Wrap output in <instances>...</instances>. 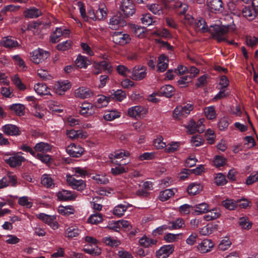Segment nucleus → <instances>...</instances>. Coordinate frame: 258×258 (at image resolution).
<instances>
[{
  "instance_id": "obj_1",
  "label": "nucleus",
  "mask_w": 258,
  "mask_h": 258,
  "mask_svg": "<svg viewBox=\"0 0 258 258\" xmlns=\"http://www.w3.org/2000/svg\"><path fill=\"white\" fill-rule=\"evenodd\" d=\"M235 28V26L234 24L227 25L215 24L211 25L209 31L212 35L213 37L220 42L226 40L228 34L230 32L233 31Z\"/></svg>"
},
{
  "instance_id": "obj_2",
  "label": "nucleus",
  "mask_w": 258,
  "mask_h": 258,
  "mask_svg": "<svg viewBox=\"0 0 258 258\" xmlns=\"http://www.w3.org/2000/svg\"><path fill=\"white\" fill-rule=\"evenodd\" d=\"M193 109L194 107L191 104L187 103L178 105L173 110V117L176 119L185 118L190 114Z\"/></svg>"
},
{
  "instance_id": "obj_3",
  "label": "nucleus",
  "mask_w": 258,
  "mask_h": 258,
  "mask_svg": "<svg viewBox=\"0 0 258 258\" xmlns=\"http://www.w3.org/2000/svg\"><path fill=\"white\" fill-rule=\"evenodd\" d=\"M119 9L126 17L132 16L136 12L135 6L132 0H121Z\"/></svg>"
},
{
  "instance_id": "obj_4",
  "label": "nucleus",
  "mask_w": 258,
  "mask_h": 258,
  "mask_svg": "<svg viewBox=\"0 0 258 258\" xmlns=\"http://www.w3.org/2000/svg\"><path fill=\"white\" fill-rule=\"evenodd\" d=\"M49 55V52L40 48L34 50L30 53L31 59L36 64L42 62Z\"/></svg>"
},
{
  "instance_id": "obj_5",
  "label": "nucleus",
  "mask_w": 258,
  "mask_h": 258,
  "mask_svg": "<svg viewBox=\"0 0 258 258\" xmlns=\"http://www.w3.org/2000/svg\"><path fill=\"white\" fill-rule=\"evenodd\" d=\"M112 41L116 44L124 45L131 40V36L127 33L122 32H115L112 36Z\"/></svg>"
},
{
  "instance_id": "obj_6",
  "label": "nucleus",
  "mask_w": 258,
  "mask_h": 258,
  "mask_svg": "<svg viewBox=\"0 0 258 258\" xmlns=\"http://www.w3.org/2000/svg\"><path fill=\"white\" fill-rule=\"evenodd\" d=\"M130 153L124 150H119L111 153L109 155V159L110 162L114 164H118L122 163L121 161L124 158L128 157Z\"/></svg>"
},
{
  "instance_id": "obj_7",
  "label": "nucleus",
  "mask_w": 258,
  "mask_h": 258,
  "mask_svg": "<svg viewBox=\"0 0 258 258\" xmlns=\"http://www.w3.org/2000/svg\"><path fill=\"white\" fill-rule=\"evenodd\" d=\"M147 109L142 106H135L129 108L127 110V115L131 117L141 118L147 113Z\"/></svg>"
},
{
  "instance_id": "obj_8",
  "label": "nucleus",
  "mask_w": 258,
  "mask_h": 258,
  "mask_svg": "<svg viewBox=\"0 0 258 258\" xmlns=\"http://www.w3.org/2000/svg\"><path fill=\"white\" fill-rule=\"evenodd\" d=\"M206 5L209 10L215 13H220L224 10L222 0H207Z\"/></svg>"
},
{
  "instance_id": "obj_9",
  "label": "nucleus",
  "mask_w": 258,
  "mask_h": 258,
  "mask_svg": "<svg viewBox=\"0 0 258 258\" xmlns=\"http://www.w3.org/2000/svg\"><path fill=\"white\" fill-rule=\"evenodd\" d=\"M66 177L67 183L73 189L82 191L85 188L86 184L83 180L76 179L73 175H67Z\"/></svg>"
},
{
  "instance_id": "obj_10",
  "label": "nucleus",
  "mask_w": 258,
  "mask_h": 258,
  "mask_svg": "<svg viewBox=\"0 0 258 258\" xmlns=\"http://www.w3.org/2000/svg\"><path fill=\"white\" fill-rule=\"evenodd\" d=\"M147 75V68L144 66H136L133 69L130 77L134 80L140 81L144 79Z\"/></svg>"
},
{
  "instance_id": "obj_11",
  "label": "nucleus",
  "mask_w": 258,
  "mask_h": 258,
  "mask_svg": "<svg viewBox=\"0 0 258 258\" xmlns=\"http://www.w3.org/2000/svg\"><path fill=\"white\" fill-rule=\"evenodd\" d=\"M70 34V31L68 29L61 28H56L55 31L50 36V41L53 43H55L59 41V38L61 36L67 38Z\"/></svg>"
},
{
  "instance_id": "obj_12",
  "label": "nucleus",
  "mask_w": 258,
  "mask_h": 258,
  "mask_svg": "<svg viewBox=\"0 0 258 258\" xmlns=\"http://www.w3.org/2000/svg\"><path fill=\"white\" fill-rule=\"evenodd\" d=\"M36 216L38 219L49 225L53 229L58 228V224L55 220L56 217L55 216L48 215L44 213L39 214Z\"/></svg>"
},
{
  "instance_id": "obj_13",
  "label": "nucleus",
  "mask_w": 258,
  "mask_h": 258,
  "mask_svg": "<svg viewBox=\"0 0 258 258\" xmlns=\"http://www.w3.org/2000/svg\"><path fill=\"white\" fill-rule=\"evenodd\" d=\"M5 161L10 167H16L20 166L25 161V158L22 156L14 153L8 158L5 157Z\"/></svg>"
},
{
  "instance_id": "obj_14",
  "label": "nucleus",
  "mask_w": 258,
  "mask_h": 258,
  "mask_svg": "<svg viewBox=\"0 0 258 258\" xmlns=\"http://www.w3.org/2000/svg\"><path fill=\"white\" fill-rule=\"evenodd\" d=\"M66 151L73 157H79L82 155L84 150L80 145L73 143L67 147Z\"/></svg>"
},
{
  "instance_id": "obj_15",
  "label": "nucleus",
  "mask_w": 258,
  "mask_h": 258,
  "mask_svg": "<svg viewBox=\"0 0 258 258\" xmlns=\"http://www.w3.org/2000/svg\"><path fill=\"white\" fill-rule=\"evenodd\" d=\"M71 87L70 83L68 80L58 81L54 85L53 89L55 93L59 95L64 94Z\"/></svg>"
},
{
  "instance_id": "obj_16",
  "label": "nucleus",
  "mask_w": 258,
  "mask_h": 258,
  "mask_svg": "<svg viewBox=\"0 0 258 258\" xmlns=\"http://www.w3.org/2000/svg\"><path fill=\"white\" fill-rule=\"evenodd\" d=\"M214 247V243L210 239L203 240L197 245V249L201 253H205L212 250Z\"/></svg>"
},
{
  "instance_id": "obj_17",
  "label": "nucleus",
  "mask_w": 258,
  "mask_h": 258,
  "mask_svg": "<svg viewBox=\"0 0 258 258\" xmlns=\"http://www.w3.org/2000/svg\"><path fill=\"white\" fill-rule=\"evenodd\" d=\"M187 132L190 134H192L196 132L199 133H203L205 130L204 125L203 124L201 120L197 124L195 122L191 120L189 124L186 126Z\"/></svg>"
},
{
  "instance_id": "obj_18",
  "label": "nucleus",
  "mask_w": 258,
  "mask_h": 258,
  "mask_svg": "<svg viewBox=\"0 0 258 258\" xmlns=\"http://www.w3.org/2000/svg\"><path fill=\"white\" fill-rule=\"evenodd\" d=\"M174 251V246L172 245H165L162 246L156 251V255L157 258H167Z\"/></svg>"
},
{
  "instance_id": "obj_19",
  "label": "nucleus",
  "mask_w": 258,
  "mask_h": 258,
  "mask_svg": "<svg viewBox=\"0 0 258 258\" xmlns=\"http://www.w3.org/2000/svg\"><path fill=\"white\" fill-rule=\"evenodd\" d=\"M17 183V177L13 175L4 176L0 179V189L4 188L9 185L16 186Z\"/></svg>"
},
{
  "instance_id": "obj_20",
  "label": "nucleus",
  "mask_w": 258,
  "mask_h": 258,
  "mask_svg": "<svg viewBox=\"0 0 258 258\" xmlns=\"http://www.w3.org/2000/svg\"><path fill=\"white\" fill-rule=\"evenodd\" d=\"M2 131L8 136H18L21 134V131L19 127L12 124L3 125L2 127Z\"/></svg>"
},
{
  "instance_id": "obj_21",
  "label": "nucleus",
  "mask_w": 258,
  "mask_h": 258,
  "mask_svg": "<svg viewBox=\"0 0 258 258\" xmlns=\"http://www.w3.org/2000/svg\"><path fill=\"white\" fill-rule=\"evenodd\" d=\"M80 112L82 115L87 116L92 115L95 112L96 107L92 104L88 102H84L82 104Z\"/></svg>"
},
{
  "instance_id": "obj_22",
  "label": "nucleus",
  "mask_w": 258,
  "mask_h": 258,
  "mask_svg": "<svg viewBox=\"0 0 258 258\" xmlns=\"http://www.w3.org/2000/svg\"><path fill=\"white\" fill-rule=\"evenodd\" d=\"M67 136L73 140L84 139L87 137V133L83 131L68 130L66 132Z\"/></svg>"
},
{
  "instance_id": "obj_23",
  "label": "nucleus",
  "mask_w": 258,
  "mask_h": 258,
  "mask_svg": "<svg viewBox=\"0 0 258 258\" xmlns=\"http://www.w3.org/2000/svg\"><path fill=\"white\" fill-rule=\"evenodd\" d=\"M126 24V22L120 16H114L109 21V27L111 29L116 30L120 27H122Z\"/></svg>"
},
{
  "instance_id": "obj_24",
  "label": "nucleus",
  "mask_w": 258,
  "mask_h": 258,
  "mask_svg": "<svg viewBox=\"0 0 258 258\" xmlns=\"http://www.w3.org/2000/svg\"><path fill=\"white\" fill-rule=\"evenodd\" d=\"M52 146L47 143L39 142L37 143L34 147L35 153L40 152L42 154L50 152L52 150Z\"/></svg>"
},
{
  "instance_id": "obj_25",
  "label": "nucleus",
  "mask_w": 258,
  "mask_h": 258,
  "mask_svg": "<svg viewBox=\"0 0 258 258\" xmlns=\"http://www.w3.org/2000/svg\"><path fill=\"white\" fill-rule=\"evenodd\" d=\"M42 15L41 11L35 7L26 9L24 12V16L28 19L37 18Z\"/></svg>"
},
{
  "instance_id": "obj_26",
  "label": "nucleus",
  "mask_w": 258,
  "mask_h": 258,
  "mask_svg": "<svg viewBox=\"0 0 258 258\" xmlns=\"http://www.w3.org/2000/svg\"><path fill=\"white\" fill-rule=\"evenodd\" d=\"M194 28L197 31L202 33H205L208 31V26L203 18H199L195 21Z\"/></svg>"
},
{
  "instance_id": "obj_27",
  "label": "nucleus",
  "mask_w": 258,
  "mask_h": 258,
  "mask_svg": "<svg viewBox=\"0 0 258 258\" xmlns=\"http://www.w3.org/2000/svg\"><path fill=\"white\" fill-rule=\"evenodd\" d=\"M1 43L5 47L9 48H17L19 46L17 41L12 39L10 36L3 38L1 40Z\"/></svg>"
},
{
  "instance_id": "obj_28",
  "label": "nucleus",
  "mask_w": 258,
  "mask_h": 258,
  "mask_svg": "<svg viewBox=\"0 0 258 258\" xmlns=\"http://www.w3.org/2000/svg\"><path fill=\"white\" fill-rule=\"evenodd\" d=\"M139 242L141 246L145 248H149L156 245L157 241L156 239L144 236L139 239Z\"/></svg>"
},
{
  "instance_id": "obj_29",
  "label": "nucleus",
  "mask_w": 258,
  "mask_h": 258,
  "mask_svg": "<svg viewBox=\"0 0 258 258\" xmlns=\"http://www.w3.org/2000/svg\"><path fill=\"white\" fill-rule=\"evenodd\" d=\"M218 225L209 223L202 227L199 232L202 235H209L216 231Z\"/></svg>"
},
{
  "instance_id": "obj_30",
  "label": "nucleus",
  "mask_w": 258,
  "mask_h": 258,
  "mask_svg": "<svg viewBox=\"0 0 258 258\" xmlns=\"http://www.w3.org/2000/svg\"><path fill=\"white\" fill-rule=\"evenodd\" d=\"M209 210V206L206 203H202L193 206V212L196 215L206 213Z\"/></svg>"
},
{
  "instance_id": "obj_31",
  "label": "nucleus",
  "mask_w": 258,
  "mask_h": 258,
  "mask_svg": "<svg viewBox=\"0 0 258 258\" xmlns=\"http://www.w3.org/2000/svg\"><path fill=\"white\" fill-rule=\"evenodd\" d=\"M92 95L91 91L88 88L80 87L75 90V95L77 98H86Z\"/></svg>"
},
{
  "instance_id": "obj_32",
  "label": "nucleus",
  "mask_w": 258,
  "mask_h": 258,
  "mask_svg": "<svg viewBox=\"0 0 258 258\" xmlns=\"http://www.w3.org/2000/svg\"><path fill=\"white\" fill-rule=\"evenodd\" d=\"M41 183L47 188H52L54 186V179L50 174H43L41 178Z\"/></svg>"
},
{
  "instance_id": "obj_33",
  "label": "nucleus",
  "mask_w": 258,
  "mask_h": 258,
  "mask_svg": "<svg viewBox=\"0 0 258 258\" xmlns=\"http://www.w3.org/2000/svg\"><path fill=\"white\" fill-rule=\"evenodd\" d=\"M57 197L61 201H70L75 199L76 196L71 191L67 190H62L57 192Z\"/></svg>"
},
{
  "instance_id": "obj_34",
  "label": "nucleus",
  "mask_w": 258,
  "mask_h": 258,
  "mask_svg": "<svg viewBox=\"0 0 258 258\" xmlns=\"http://www.w3.org/2000/svg\"><path fill=\"white\" fill-rule=\"evenodd\" d=\"M203 185L199 183H192L187 187V191L191 196L196 195L203 190Z\"/></svg>"
},
{
  "instance_id": "obj_35",
  "label": "nucleus",
  "mask_w": 258,
  "mask_h": 258,
  "mask_svg": "<svg viewBox=\"0 0 258 258\" xmlns=\"http://www.w3.org/2000/svg\"><path fill=\"white\" fill-rule=\"evenodd\" d=\"M76 66L79 68L86 69L90 64V61L88 58L82 55H79L75 60Z\"/></svg>"
},
{
  "instance_id": "obj_36",
  "label": "nucleus",
  "mask_w": 258,
  "mask_h": 258,
  "mask_svg": "<svg viewBox=\"0 0 258 258\" xmlns=\"http://www.w3.org/2000/svg\"><path fill=\"white\" fill-rule=\"evenodd\" d=\"M168 62V59L164 55H160L158 57L157 70L160 72H164L167 68Z\"/></svg>"
},
{
  "instance_id": "obj_37",
  "label": "nucleus",
  "mask_w": 258,
  "mask_h": 258,
  "mask_svg": "<svg viewBox=\"0 0 258 258\" xmlns=\"http://www.w3.org/2000/svg\"><path fill=\"white\" fill-rule=\"evenodd\" d=\"M174 189H166L160 192L159 199L162 202L167 201L173 197L175 194Z\"/></svg>"
},
{
  "instance_id": "obj_38",
  "label": "nucleus",
  "mask_w": 258,
  "mask_h": 258,
  "mask_svg": "<svg viewBox=\"0 0 258 258\" xmlns=\"http://www.w3.org/2000/svg\"><path fill=\"white\" fill-rule=\"evenodd\" d=\"M34 89L35 92L40 95H47L50 94L49 91V88L45 84L37 83L34 85Z\"/></svg>"
},
{
  "instance_id": "obj_39",
  "label": "nucleus",
  "mask_w": 258,
  "mask_h": 258,
  "mask_svg": "<svg viewBox=\"0 0 258 258\" xmlns=\"http://www.w3.org/2000/svg\"><path fill=\"white\" fill-rule=\"evenodd\" d=\"M242 14L243 17L249 21L253 20L256 17V12L254 9L247 7L243 9Z\"/></svg>"
},
{
  "instance_id": "obj_40",
  "label": "nucleus",
  "mask_w": 258,
  "mask_h": 258,
  "mask_svg": "<svg viewBox=\"0 0 258 258\" xmlns=\"http://www.w3.org/2000/svg\"><path fill=\"white\" fill-rule=\"evenodd\" d=\"M9 109L14 111L17 115L21 116L25 114V107L22 104H14L9 106Z\"/></svg>"
},
{
  "instance_id": "obj_41",
  "label": "nucleus",
  "mask_w": 258,
  "mask_h": 258,
  "mask_svg": "<svg viewBox=\"0 0 258 258\" xmlns=\"http://www.w3.org/2000/svg\"><path fill=\"white\" fill-rule=\"evenodd\" d=\"M174 88L169 85H165L162 87L159 91V93L166 97H170L173 95Z\"/></svg>"
},
{
  "instance_id": "obj_42",
  "label": "nucleus",
  "mask_w": 258,
  "mask_h": 258,
  "mask_svg": "<svg viewBox=\"0 0 258 258\" xmlns=\"http://www.w3.org/2000/svg\"><path fill=\"white\" fill-rule=\"evenodd\" d=\"M209 214L206 215L204 217V219L206 221H211L216 219L220 217L221 214L220 210L217 209H214L209 210Z\"/></svg>"
},
{
  "instance_id": "obj_43",
  "label": "nucleus",
  "mask_w": 258,
  "mask_h": 258,
  "mask_svg": "<svg viewBox=\"0 0 258 258\" xmlns=\"http://www.w3.org/2000/svg\"><path fill=\"white\" fill-rule=\"evenodd\" d=\"M204 113L206 118L213 120L216 118L217 114L214 106L206 107L204 109Z\"/></svg>"
},
{
  "instance_id": "obj_44",
  "label": "nucleus",
  "mask_w": 258,
  "mask_h": 258,
  "mask_svg": "<svg viewBox=\"0 0 258 258\" xmlns=\"http://www.w3.org/2000/svg\"><path fill=\"white\" fill-rule=\"evenodd\" d=\"M148 8L155 15H160L163 13V7L161 4H153L148 5Z\"/></svg>"
},
{
  "instance_id": "obj_45",
  "label": "nucleus",
  "mask_w": 258,
  "mask_h": 258,
  "mask_svg": "<svg viewBox=\"0 0 258 258\" xmlns=\"http://www.w3.org/2000/svg\"><path fill=\"white\" fill-rule=\"evenodd\" d=\"M107 8L103 4H100L98 10L96 11L97 19L102 20L106 18L107 16Z\"/></svg>"
},
{
  "instance_id": "obj_46",
  "label": "nucleus",
  "mask_w": 258,
  "mask_h": 258,
  "mask_svg": "<svg viewBox=\"0 0 258 258\" xmlns=\"http://www.w3.org/2000/svg\"><path fill=\"white\" fill-rule=\"evenodd\" d=\"M171 226H168V229H177L182 228L184 225V221L181 218H177L175 221L170 222Z\"/></svg>"
},
{
  "instance_id": "obj_47",
  "label": "nucleus",
  "mask_w": 258,
  "mask_h": 258,
  "mask_svg": "<svg viewBox=\"0 0 258 258\" xmlns=\"http://www.w3.org/2000/svg\"><path fill=\"white\" fill-rule=\"evenodd\" d=\"M120 116V113L115 110H111L106 112L103 115V118L107 121H111Z\"/></svg>"
},
{
  "instance_id": "obj_48",
  "label": "nucleus",
  "mask_w": 258,
  "mask_h": 258,
  "mask_svg": "<svg viewBox=\"0 0 258 258\" xmlns=\"http://www.w3.org/2000/svg\"><path fill=\"white\" fill-rule=\"evenodd\" d=\"M222 204L229 210H233L237 207V202L232 199H226L222 201Z\"/></svg>"
},
{
  "instance_id": "obj_49",
  "label": "nucleus",
  "mask_w": 258,
  "mask_h": 258,
  "mask_svg": "<svg viewBox=\"0 0 258 258\" xmlns=\"http://www.w3.org/2000/svg\"><path fill=\"white\" fill-rule=\"evenodd\" d=\"M102 220V214L98 213L91 215L88 219V222L93 224H97L101 222Z\"/></svg>"
},
{
  "instance_id": "obj_50",
  "label": "nucleus",
  "mask_w": 258,
  "mask_h": 258,
  "mask_svg": "<svg viewBox=\"0 0 258 258\" xmlns=\"http://www.w3.org/2000/svg\"><path fill=\"white\" fill-rule=\"evenodd\" d=\"M127 163L128 162H124L122 163L116 164V165H117V166L115 167L114 168H111V173L114 175H117L126 172V171L125 169L122 166L126 165Z\"/></svg>"
},
{
  "instance_id": "obj_51",
  "label": "nucleus",
  "mask_w": 258,
  "mask_h": 258,
  "mask_svg": "<svg viewBox=\"0 0 258 258\" xmlns=\"http://www.w3.org/2000/svg\"><path fill=\"white\" fill-rule=\"evenodd\" d=\"M66 233L68 237L73 238L79 234L80 230L76 226H71L67 228Z\"/></svg>"
},
{
  "instance_id": "obj_52",
  "label": "nucleus",
  "mask_w": 258,
  "mask_h": 258,
  "mask_svg": "<svg viewBox=\"0 0 258 258\" xmlns=\"http://www.w3.org/2000/svg\"><path fill=\"white\" fill-rule=\"evenodd\" d=\"M109 98L104 95L99 96L96 102V106L99 108L105 107L107 105L109 101Z\"/></svg>"
},
{
  "instance_id": "obj_53",
  "label": "nucleus",
  "mask_w": 258,
  "mask_h": 258,
  "mask_svg": "<svg viewBox=\"0 0 258 258\" xmlns=\"http://www.w3.org/2000/svg\"><path fill=\"white\" fill-rule=\"evenodd\" d=\"M103 241L107 245L110 246H117L120 242L116 239H114L111 236H106L103 238Z\"/></svg>"
},
{
  "instance_id": "obj_54",
  "label": "nucleus",
  "mask_w": 258,
  "mask_h": 258,
  "mask_svg": "<svg viewBox=\"0 0 258 258\" xmlns=\"http://www.w3.org/2000/svg\"><path fill=\"white\" fill-rule=\"evenodd\" d=\"M182 233L173 234L168 233L164 236V239L167 242L172 243L177 241L179 236H181Z\"/></svg>"
},
{
  "instance_id": "obj_55",
  "label": "nucleus",
  "mask_w": 258,
  "mask_h": 258,
  "mask_svg": "<svg viewBox=\"0 0 258 258\" xmlns=\"http://www.w3.org/2000/svg\"><path fill=\"white\" fill-rule=\"evenodd\" d=\"M127 209V207L125 205L120 204L115 206L113 209L114 215L121 217L124 215V212Z\"/></svg>"
},
{
  "instance_id": "obj_56",
  "label": "nucleus",
  "mask_w": 258,
  "mask_h": 258,
  "mask_svg": "<svg viewBox=\"0 0 258 258\" xmlns=\"http://www.w3.org/2000/svg\"><path fill=\"white\" fill-rule=\"evenodd\" d=\"M58 212L62 215L68 216L74 213V209L72 206L59 207Z\"/></svg>"
},
{
  "instance_id": "obj_57",
  "label": "nucleus",
  "mask_w": 258,
  "mask_h": 258,
  "mask_svg": "<svg viewBox=\"0 0 258 258\" xmlns=\"http://www.w3.org/2000/svg\"><path fill=\"white\" fill-rule=\"evenodd\" d=\"M231 245V242L230 240L228 238L226 237L220 241L218 245V248L220 250L225 251L228 249Z\"/></svg>"
},
{
  "instance_id": "obj_58",
  "label": "nucleus",
  "mask_w": 258,
  "mask_h": 258,
  "mask_svg": "<svg viewBox=\"0 0 258 258\" xmlns=\"http://www.w3.org/2000/svg\"><path fill=\"white\" fill-rule=\"evenodd\" d=\"M111 96L114 99L118 101H121L126 98V93L121 90H117L112 94Z\"/></svg>"
},
{
  "instance_id": "obj_59",
  "label": "nucleus",
  "mask_w": 258,
  "mask_h": 258,
  "mask_svg": "<svg viewBox=\"0 0 258 258\" xmlns=\"http://www.w3.org/2000/svg\"><path fill=\"white\" fill-rule=\"evenodd\" d=\"M215 183L218 186L225 184L227 180L225 175L221 173L217 174L215 177Z\"/></svg>"
},
{
  "instance_id": "obj_60",
  "label": "nucleus",
  "mask_w": 258,
  "mask_h": 258,
  "mask_svg": "<svg viewBox=\"0 0 258 258\" xmlns=\"http://www.w3.org/2000/svg\"><path fill=\"white\" fill-rule=\"evenodd\" d=\"M92 178L98 184H105L109 182L108 178L104 175L97 174L93 176Z\"/></svg>"
},
{
  "instance_id": "obj_61",
  "label": "nucleus",
  "mask_w": 258,
  "mask_h": 258,
  "mask_svg": "<svg viewBox=\"0 0 258 258\" xmlns=\"http://www.w3.org/2000/svg\"><path fill=\"white\" fill-rule=\"evenodd\" d=\"M239 224L242 229H249L251 227V223L249 222L248 219L242 217L239 219Z\"/></svg>"
},
{
  "instance_id": "obj_62",
  "label": "nucleus",
  "mask_w": 258,
  "mask_h": 258,
  "mask_svg": "<svg viewBox=\"0 0 258 258\" xmlns=\"http://www.w3.org/2000/svg\"><path fill=\"white\" fill-rule=\"evenodd\" d=\"M256 181H258V171L252 172L247 177L245 183L247 185H251Z\"/></svg>"
},
{
  "instance_id": "obj_63",
  "label": "nucleus",
  "mask_w": 258,
  "mask_h": 258,
  "mask_svg": "<svg viewBox=\"0 0 258 258\" xmlns=\"http://www.w3.org/2000/svg\"><path fill=\"white\" fill-rule=\"evenodd\" d=\"M71 46L72 41L71 40H67L57 44L56 48L59 51H66L70 49Z\"/></svg>"
},
{
  "instance_id": "obj_64",
  "label": "nucleus",
  "mask_w": 258,
  "mask_h": 258,
  "mask_svg": "<svg viewBox=\"0 0 258 258\" xmlns=\"http://www.w3.org/2000/svg\"><path fill=\"white\" fill-rule=\"evenodd\" d=\"M18 203L21 206L25 207L27 208H30L33 205V203L29 201L28 198L26 196L20 198L18 200Z\"/></svg>"
}]
</instances>
